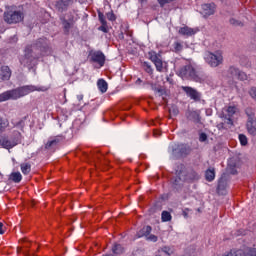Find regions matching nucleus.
I'll return each mask as SVG.
<instances>
[{"mask_svg":"<svg viewBox=\"0 0 256 256\" xmlns=\"http://www.w3.org/2000/svg\"><path fill=\"white\" fill-rule=\"evenodd\" d=\"M174 113L177 115V113H179V110H173Z\"/></svg>","mask_w":256,"mask_h":256,"instance_id":"nucleus-48","label":"nucleus"},{"mask_svg":"<svg viewBox=\"0 0 256 256\" xmlns=\"http://www.w3.org/2000/svg\"><path fill=\"white\" fill-rule=\"evenodd\" d=\"M13 72L9 66H1L0 68V81H9Z\"/></svg>","mask_w":256,"mask_h":256,"instance_id":"nucleus-13","label":"nucleus"},{"mask_svg":"<svg viewBox=\"0 0 256 256\" xmlns=\"http://www.w3.org/2000/svg\"><path fill=\"white\" fill-rule=\"evenodd\" d=\"M141 78H138L137 80H136V85H141Z\"/></svg>","mask_w":256,"mask_h":256,"instance_id":"nucleus-45","label":"nucleus"},{"mask_svg":"<svg viewBox=\"0 0 256 256\" xmlns=\"http://www.w3.org/2000/svg\"><path fill=\"white\" fill-rule=\"evenodd\" d=\"M41 41H43V39L38 40L34 45L26 46L24 55L19 58V62L22 66L31 67L33 61L39 59V55H45L43 51H45L47 47L41 46Z\"/></svg>","mask_w":256,"mask_h":256,"instance_id":"nucleus-1","label":"nucleus"},{"mask_svg":"<svg viewBox=\"0 0 256 256\" xmlns=\"http://www.w3.org/2000/svg\"><path fill=\"white\" fill-rule=\"evenodd\" d=\"M147 241H152V243H157L158 241V237L155 236V234H149L148 236H146Z\"/></svg>","mask_w":256,"mask_h":256,"instance_id":"nucleus-37","label":"nucleus"},{"mask_svg":"<svg viewBox=\"0 0 256 256\" xmlns=\"http://www.w3.org/2000/svg\"><path fill=\"white\" fill-rule=\"evenodd\" d=\"M33 91H37V87L33 85L8 90L0 94V103H3V101H9V99H20V97H25V95H29V93H33Z\"/></svg>","mask_w":256,"mask_h":256,"instance_id":"nucleus-2","label":"nucleus"},{"mask_svg":"<svg viewBox=\"0 0 256 256\" xmlns=\"http://www.w3.org/2000/svg\"><path fill=\"white\" fill-rule=\"evenodd\" d=\"M215 8V3L203 4L201 12L203 17H211V15H215Z\"/></svg>","mask_w":256,"mask_h":256,"instance_id":"nucleus-12","label":"nucleus"},{"mask_svg":"<svg viewBox=\"0 0 256 256\" xmlns=\"http://www.w3.org/2000/svg\"><path fill=\"white\" fill-rule=\"evenodd\" d=\"M162 253H165V255L171 256L175 253V249L169 246H163L161 248Z\"/></svg>","mask_w":256,"mask_h":256,"instance_id":"nucleus-31","label":"nucleus"},{"mask_svg":"<svg viewBox=\"0 0 256 256\" xmlns=\"http://www.w3.org/2000/svg\"><path fill=\"white\" fill-rule=\"evenodd\" d=\"M235 113H237L236 106H227L223 108L220 117L221 119H223L224 122H220L217 125L219 131H225L233 127V115H235Z\"/></svg>","mask_w":256,"mask_h":256,"instance_id":"nucleus-3","label":"nucleus"},{"mask_svg":"<svg viewBox=\"0 0 256 256\" xmlns=\"http://www.w3.org/2000/svg\"><path fill=\"white\" fill-rule=\"evenodd\" d=\"M239 68L235 67V66H230L228 69V75H230V77H236L239 75Z\"/></svg>","mask_w":256,"mask_h":256,"instance_id":"nucleus-28","label":"nucleus"},{"mask_svg":"<svg viewBox=\"0 0 256 256\" xmlns=\"http://www.w3.org/2000/svg\"><path fill=\"white\" fill-rule=\"evenodd\" d=\"M224 189H225V182H223V180H220L218 182L217 192L221 193V191H223Z\"/></svg>","mask_w":256,"mask_h":256,"instance_id":"nucleus-38","label":"nucleus"},{"mask_svg":"<svg viewBox=\"0 0 256 256\" xmlns=\"http://www.w3.org/2000/svg\"><path fill=\"white\" fill-rule=\"evenodd\" d=\"M205 60L210 67H219L223 63V54L219 51L215 53L208 52Z\"/></svg>","mask_w":256,"mask_h":256,"instance_id":"nucleus-8","label":"nucleus"},{"mask_svg":"<svg viewBox=\"0 0 256 256\" xmlns=\"http://www.w3.org/2000/svg\"><path fill=\"white\" fill-rule=\"evenodd\" d=\"M94 163L95 167L101 168V165H104V163H107V161L105 160V156H103V154L96 153L94 155Z\"/></svg>","mask_w":256,"mask_h":256,"instance_id":"nucleus-19","label":"nucleus"},{"mask_svg":"<svg viewBox=\"0 0 256 256\" xmlns=\"http://www.w3.org/2000/svg\"><path fill=\"white\" fill-rule=\"evenodd\" d=\"M172 51L177 54L181 53L183 51V42L175 41L172 44Z\"/></svg>","mask_w":256,"mask_h":256,"instance_id":"nucleus-23","label":"nucleus"},{"mask_svg":"<svg viewBox=\"0 0 256 256\" xmlns=\"http://www.w3.org/2000/svg\"><path fill=\"white\" fill-rule=\"evenodd\" d=\"M182 91L185 92L190 99H193V101H201V94L194 88L183 86Z\"/></svg>","mask_w":256,"mask_h":256,"instance_id":"nucleus-11","label":"nucleus"},{"mask_svg":"<svg viewBox=\"0 0 256 256\" xmlns=\"http://www.w3.org/2000/svg\"><path fill=\"white\" fill-rule=\"evenodd\" d=\"M239 141H240V144L243 147H245V145H247V143H248L247 136H245V134H240L239 135Z\"/></svg>","mask_w":256,"mask_h":256,"instance_id":"nucleus-35","label":"nucleus"},{"mask_svg":"<svg viewBox=\"0 0 256 256\" xmlns=\"http://www.w3.org/2000/svg\"><path fill=\"white\" fill-rule=\"evenodd\" d=\"M98 19L100 23H107V20H105V15L101 12L98 13Z\"/></svg>","mask_w":256,"mask_h":256,"instance_id":"nucleus-41","label":"nucleus"},{"mask_svg":"<svg viewBox=\"0 0 256 256\" xmlns=\"http://www.w3.org/2000/svg\"><path fill=\"white\" fill-rule=\"evenodd\" d=\"M153 228L151 226H144L139 232L138 237H149Z\"/></svg>","mask_w":256,"mask_h":256,"instance_id":"nucleus-21","label":"nucleus"},{"mask_svg":"<svg viewBox=\"0 0 256 256\" xmlns=\"http://www.w3.org/2000/svg\"><path fill=\"white\" fill-rule=\"evenodd\" d=\"M160 7H165V5L169 4V3H173V1L175 0H157Z\"/></svg>","mask_w":256,"mask_h":256,"instance_id":"nucleus-39","label":"nucleus"},{"mask_svg":"<svg viewBox=\"0 0 256 256\" xmlns=\"http://www.w3.org/2000/svg\"><path fill=\"white\" fill-rule=\"evenodd\" d=\"M23 241V246L18 247V253H23L25 256L31 255L29 252V248L31 247V242L27 241V239L22 240Z\"/></svg>","mask_w":256,"mask_h":256,"instance_id":"nucleus-17","label":"nucleus"},{"mask_svg":"<svg viewBox=\"0 0 256 256\" xmlns=\"http://www.w3.org/2000/svg\"><path fill=\"white\" fill-rule=\"evenodd\" d=\"M230 23H231V25H241V22H239V21H237L235 19H231Z\"/></svg>","mask_w":256,"mask_h":256,"instance_id":"nucleus-43","label":"nucleus"},{"mask_svg":"<svg viewBox=\"0 0 256 256\" xmlns=\"http://www.w3.org/2000/svg\"><path fill=\"white\" fill-rule=\"evenodd\" d=\"M23 19H25V13L16 6H9L4 12V21L8 25H17L22 23Z\"/></svg>","mask_w":256,"mask_h":256,"instance_id":"nucleus-4","label":"nucleus"},{"mask_svg":"<svg viewBox=\"0 0 256 256\" xmlns=\"http://www.w3.org/2000/svg\"><path fill=\"white\" fill-rule=\"evenodd\" d=\"M148 59L154 63L158 73H167L169 71V65L167 62L163 61L161 54L155 51H150L148 52Z\"/></svg>","mask_w":256,"mask_h":256,"instance_id":"nucleus-5","label":"nucleus"},{"mask_svg":"<svg viewBox=\"0 0 256 256\" xmlns=\"http://www.w3.org/2000/svg\"><path fill=\"white\" fill-rule=\"evenodd\" d=\"M187 119L193 121L194 123L201 122V114L198 111H190L187 113Z\"/></svg>","mask_w":256,"mask_h":256,"instance_id":"nucleus-18","label":"nucleus"},{"mask_svg":"<svg viewBox=\"0 0 256 256\" xmlns=\"http://www.w3.org/2000/svg\"><path fill=\"white\" fill-rule=\"evenodd\" d=\"M161 219L163 223H167L169 221H171V219H173V217L171 216V213L169 211H163L161 214Z\"/></svg>","mask_w":256,"mask_h":256,"instance_id":"nucleus-27","label":"nucleus"},{"mask_svg":"<svg viewBox=\"0 0 256 256\" xmlns=\"http://www.w3.org/2000/svg\"><path fill=\"white\" fill-rule=\"evenodd\" d=\"M236 79H240V81H247V74L239 70V73H238V76H236Z\"/></svg>","mask_w":256,"mask_h":256,"instance_id":"nucleus-36","label":"nucleus"},{"mask_svg":"<svg viewBox=\"0 0 256 256\" xmlns=\"http://www.w3.org/2000/svg\"><path fill=\"white\" fill-rule=\"evenodd\" d=\"M5 233V229L3 228V223L0 222V235H3Z\"/></svg>","mask_w":256,"mask_h":256,"instance_id":"nucleus-44","label":"nucleus"},{"mask_svg":"<svg viewBox=\"0 0 256 256\" xmlns=\"http://www.w3.org/2000/svg\"><path fill=\"white\" fill-rule=\"evenodd\" d=\"M199 141H201V143H204V141H207V134L201 133L199 136Z\"/></svg>","mask_w":256,"mask_h":256,"instance_id":"nucleus-42","label":"nucleus"},{"mask_svg":"<svg viewBox=\"0 0 256 256\" xmlns=\"http://www.w3.org/2000/svg\"><path fill=\"white\" fill-rule=\"evenodd\" d=\"M205 178H206V181H209V182L214 181L215 180V168L206 170Z\"/></svg>","mask_w":256,"mask_h":256,"instance_id":"nucleus-24","label":"nucleus"},{"mask_svg":"<svg viewBox=\"0 0 256 256\" xmlns=\"http://www.w3.org/2000/svg\"><path fill=\"white\" fill-rule=\"evenodd\" d=\"M91 59L94 63H98L100 67H103V65H105V54H103V52H94L91 55Z\"/></svg>","mask_w":256,"mask_h":256,"instance_id":"nucleus-14","label":"nucleus"},{"mask_svg":"<svg viewBox=\"0 0 256 256\" xmlns=\"http://www.w3.org/2000/svg\"><path fill=\"white\" fill-rule=\"evenodd\" d=\"M20 169H21L23 175H29L31 173V164H29V163H22L20 165Z\"/></svg>","mask_w":256,"mask_h":256,"instance_id":"nucleus-26","label":"nucleus"},{"mask_svg":"<svg viewBox=\"0 0 256 256\" xmlns=\"http://www.w3.org/2000/svg\"><path fill=\"white\" fill-rule=\"evenodd\" d=\"M97 87L99 91L102 93H107V89H109V85L107 84V81H105L104 79H99L97 81Z\"/></svg>","mask_w":256,"mask_h":256,"instance_id":"nucleus-20","label":"nucleus"},{"mask_svg":"<svg viewBox=\"0 0 256 256\" xmlns=\"http://www.w3.org/2000/svg\"><path fill=\"white\" fill-rule=\"evenodd\" d=\"M62 25H63L65 33H69V31L71 30V27H73V22H69L68 20L64 19L62 21Z\"/></svg>","mask_w":256,"mask_h":256,"instance_id":"nucleus-30","label":"nucleus"},{"mask_svg":"<svg viewBox=\"0 0 256 256\" xmlns=\"http://www.w3.org/2000/svg\"><path fill=\"white\" fill-rule=\"evenodd\" d=\"M21 123H23L22 120H20L19 122H17V123L14 125V127H18V125H21Z\"/></svg>","mask_w":256,"mask_h":256,"instance_id":"nucleus-46","label":"nucleus"},{"mask_svg":"<svg viewBox=\"0 0 256 256\" xmlns=\"http://www.w3.org/2000/svg\"><path fill=\"white\" fill-rule=\"evenodd\" d=\"M145 1H147V0H141L142 3H145Z\"/></svg>","mask_w":256,"mask_h":256,"instance_id":"nucleus-50","label":"nucleus"},{"mask_svg":"<svg viewBox=\"0 0 256 256\" xmlns=\"http://www.w3.org/2000/svg\"><path fill=\"white\" fill-rule=\"evenodd\" d=\"M222 256H256V248H248L245 251L237 250L234 252L233 250H231L230 252H227Z\"/></svg>","mask_w":256,"mask_h":256,"instance_id":"nucleus-9","label":"nucleus"},{"mask_svg":"<svg viewBox=\"0 0 256 256\" xmlns=\"http://www.w3.org/2000/svg\"><path fill=\"white\" fill-rule=\"evenodd\" d=\"M106 17L109 21H115V19H117V17H115V14L113 12H108L106 14Z\"/></svg>","mask_w":256,"mask_h":256,"instance_id":"nucleus-40","label":"nucleus"},{"mask_svg":"<svg viewBox=\"0 0 256 256\" xmlns=\"http://www.w3.org/2000/svg\"><path fill=\"white\" fill-rule=\"evenodd\" d=\"M178 33L179 35H183V37H193L197 33V29L184 26L178 30Z\"/></svg>","mask_w":256,"mask_h":256,"instance_id":"nucleus-15","label":"nucleus"},{"mask_svg":"<svg viewBox=\"0 0 256 256\" xmlns=\"http://www.w3.org/2000/svg\"><path fill=\"white\" fill-rule=\"evenodd\" d=\"M23 179V176L21 175V172H12L10 174V180L13 181V183H21Z\"/></svg>","mask_w":256,"mask_h":256,"instance_id":"nucleus-22","label":"nucleus"},{"mask_svg":"<svg viewBox=\"0 0 256 256\" xmlns=\"http://www.w3.org/2000/svg\"><path fill=\"white\" fill-rule=\"evenodd\" d=\"M112 251L113 253H115V255H121V253H123L125 249L120 244H115L112 248Z\"/></svg>","mask_w":256,"mask_h":256,"instance_id":"nucleus-29","label":"nucleus"},{"mask_svg":"<svg viewBox=\"0 0 256 256\" xmlns=\"http://www.w3.org/2000/svg\"><path fill=\"white\" fill-rule=\"evenodd\" d=\"M62 141H65V138L63 136L50 137L45 144V149H55L60 143H62Z\"/></svg>","mask_w":256,"mask_h":256,"instance_id":"nucleus-10","label":"nucleus"},{"mask_svg":"<svg viewBox=\"0 0 256 256\" xmlns=\"http://www.w3.org/2000/svg\"><path fill=\"white\" fill-rule=\"evenodd\" d=\"M9 127V120L0 116V135Z\"/></svg>","mask_w":256,"mask_h":256,"instance_id":"nucleus-25","label":"nucleus"},{"mask_svg":"<svg viewBox=\"0 0 256 256\" xmlns=\"http://www.w3.org/2000/svg\"><path fill=\"white\" fill-rule=\"evenodd\" d=\"M179 150H180V154L181 155H189V151H190V149H189V147L187 146V145H180L179 146Z\"/></svg>","mask_w":256,"mask_h":256,"instance_id":"nucleus-33","label":"nucleus"},{"mask_svg":"<svg viewBox=\"0 0 256 256\" xmlns=\"http://www.w3.org/2000/svg\"><path fill=\"white\" fill-rule=\"evenodd\" d=\"M246 67H251V64H246Z\"/></svg>","mask_w":256,"mask_h":256,"instance_id":"nucleus-49","label":"nucleus"},{"mask_svg":"<svg viewBox=\"0 0 256 256\" xmlns=\"http://www.w3.org/2000/svg\"><path fill=\"white\" fill-rule=\"evenodd\" d=\"M177 73L182 78H190L195 79V81H199V72H197L191 64H186L178 68Z\"/></svg>","mask_w":256,"mask_h":256,"instance_id":"nucleus-6","label":"nucleus"},{"mask_svg":"<svg viewBox=\"0 0 256 256\" xmlns=\"http://www.w3.org/2000/svg\"><path fill=\"white\" fill-rule=\"evenodd\" d=\"M246 129L249 135H252V137H255L256 136V120L250 117L246 123Z\"/></svg>","mask_w":256,"mask_h":256,"instance_id":"nucleus-16","label":"nucleus"},{"mask_svg":"<svg viewBox=\"0 0 256 256\" xmlns=\"http://www.w3.org/2000/svg\"><path fill=\"white\" fill-rule=\"evenodd\" d=\"M98 31H102V33H109V26L107 25V22L101 23Z\"/></svg>","mask_w":256,"mask_h":256,"instance_id":"nucleus-34","label":"nucleus"},{"mask_svg":"<svg viewBox=\"0 0 256 256\" xmlns=\"http://www.w3.org/2000/svg\"><path fill=\"white\" fill-rule=\"evenodd\" d=\"M21 133L17 132V136L9 138L7 136L0 137V147L3 149H13V147H17L19 145L21 139Z\"/></svg>","mask_w":256,"mask_h":256,"instance_id":"nucleus-7","label":"nucleus"},{"mask_svg":"<svg viewBox=\"0 0 256 256\" xmlns=\"http://www.w3.org/2000/svg\"><path fill=\"white\" fill-rule=\"evenodd\" d=\"M143 67L146 73H148L149 75H153V67L151 66V64H149V62H144Z\"/></svg>","mask_w":256,"mask_h":256,"instance_id":"nucleus-32","label":"nucleus"},{"mask_svg":"<svg viewBox=\"0 0 256 256\" xmlns=\"http://www.w3.org/2000/svg\"><path fill=\"white\" fill-rule=\"evenodd\" d=\"M79 101H81V99H83V96H78Z\"/></svg>","mask_w":256,"mask_h":256,"instance_id":"nucleus-47","label":"nucleus"}]
</instances>
